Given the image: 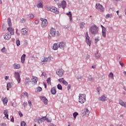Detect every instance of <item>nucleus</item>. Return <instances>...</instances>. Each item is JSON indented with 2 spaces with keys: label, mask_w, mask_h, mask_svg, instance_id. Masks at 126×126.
<instances>
[{
  "label": "nucleus",
  "mask_w": 126,
  "mask_h": 126,
  "mask_svg": "<svg viewBox=\"0 0 126 126\" xmlns=\"http://www.w3.org/2000/svg\"><path fill=\"white\" fill-rule=\"evenodd\" d=\"M46 9L49 11H51V12H53L54 13H56V14H59L60 13V11L58 10L57 7L53 6H46L45 7Z\"/></svg>",
  "instance_id": "f257e3e1"
},
{
  "label": "nucleus",
  "mask_w": 126,
  "mask_h": 126,
  "mask_svg": "<svg viewBox=\"0 0 126 126\" xmlns=\"http://www.w3.org/2000/svg\"><path fill=\"white\" fill-rule=\"evenodd\" d=\"M98 30L99 28L96 25L92 26L90 29V32L93 35H96V34H98Z\"/></svg>",
  "instance_id": "f03ea898"
},
{
  "label": "nucleus",
  "mask_w": 126,
  "mask_h": 126,
  "mask_svg": "<svg viewBox=\"0 0 126 126\" xmlns=\"http://www.w3.org/2000/svg\"><path fill=\"white\" fill-rule=\"evenodd\" d=\"M79 102L81 104H83L86 102V95L85 94H79Z\"/></svg>",
  "instance_id": "7ed1b4c3"
},
{
  "label": "nucleus",
  "mask_w": 126,
  "mask_h": 126,
  "mask_svg": "<svg viewBox=\"0 0 126 126\" xmlns=\"http://www.w3.org/2000/svg\"><path fill=\"white\" fill-rule=\"evenodd\" d=\"M50 34L52 37H55L56 35L57 37L60 36V32L58 31L56 32V30L54 28H51Z\"/></svg>",
  "instance_id": "20e7f679"
},
{
  "label": "nucleus",
  "mask_w": 126,
  "mask_h": 126,
  "mask_svg": "<svg viewBox=\"0 0 126 126\" xmlns=\"http://www.w3.org/2000/svg\"><path fill=\"white\" fill-rule=\"evenodd\" d=\"M82 114L83 115V118H87L89 116V114H90V111L88 110V108H85L82 111Z\"/></svg>",
  "instance_id": "39448f33"
},
{
  "label": "nucleus",
  "mask_w": 126,
  "mask_h": 126,
  "mask_svg": "<svg viewBox=\"0 0 126 126\" xmlns=\"http://www.w3.org/2000/svg\"><path fill=\"white\" fill-rule=\"evenodd\" d=\"M54 61V58L50 56L48 57H44L41 60L42 63H49V62H53Z\"/></svg>",
  "instance_id": "423d86ee"
},
{
  "label": "nucleus",
  "mask_w": 126,
  "mask_h": 126,
  "mask_svg": "<svg viewBox=\"0 0 126 126\" xmlns=\"http://www.w3.org/2000/svg\"><path fill=\"white\" fill-rule=\"evenodd\" d=\"M95 8L98 10H99L100 12H103L105 9L103 5H101L100 3H96L95 4Z\"/></svg>",
  "instance_id": "0eeeda50"
},
{
  "label": "nucleus",
  "mask_w": 126,
  "mask_h": 126,
  "mask_svg": "<svg viewBox=\"0 0 126 126\" xmlns=\"http://www.w3.org/2000/svg\"><path fill=\"white\" fill-rule=\"evenodd\" d=\"M58 7L61 8L62 7L63 9H64L65 7H66V1L65 0H63L61 3H58L57 4Z\"/></svg>",
  "instance_id": "6e6552de"
},
{
  "label": "nucleus",
  "mask_w": 126,
  "mask_h": 126,
  "mask_svg": "<svg viewBox=\"0 0 126 126\" xmlns=\"http://www.w3.org/2000/svg\"><path fill=\"white\" fill-rule=\"evenodd\" d=\"M41 21H42L41 23V27L43 28H45L46 26L48 25V20L46 19H44L43 18H40Z\"/></svg>",
  "instance_id": "1a4fd4ad"
},
{
  "label": "nucleus",
  "mask_w": 126,
  "mask_h": 126,
  "mask_svg": "<svg viewBox=\"0 0 126 126\" xmlns=\"http://www.w3.org/2000/svg\"><path fill=\"white\" fill-rule=\"evenodd\" d=\"M14 75L15 79H16L18 83H20L21 78H20V75L18 72H15L14 73Z\"/></svg>",
  "instance_id": "9d476101"
},
{
  "label": "nucleus",
  "mask_w": 126,
  "mask_h": 126,
  "mask_svg": "<svg viewBox=\"0 0 126 126\" xmlns=\"http://www.w3.org/2000/svg\"><path fill=\"white\" fill-rule=\"evenodd\" d=\"M85 37H86V42L87 45H88V46L90 47V46H91V40H90V37H89V35H88V32H87L86 33Z\"/></svg>",
  "instance_id": "9b49d317"
},
{
  "label": "nucleus",
  "mask_w": 126,
  "mask_h": 126,
  "mask_svg": "<svg viewBox=\"0 0 126 126\" xmlns=\"http://www.w3.org/2000/svg\"><path fill=\"white\" fill-rule=\"evenodd\" d=\"M56 73L60 77H62V76L63 75V73H64V70L63 69H58L56 71Z\"/></svg>",
  "instance_id": "f8f14e48"
},
{
  "label": "nucleus",
  "mask_w": 126,
  "mask_h": 126,
  "mask_svg": "<svg viewBox=\"0 0 126 126\" xmlns=\"http://www.w3.org/2000/svg\"><path fill=\"white\" fill-rule=\"evenodd\" d=\"M66 47L65 43L63 42H59L58 44V48L62 49V50H64V48Z\"/></svg>",
  "instance_id": "ddd939ff"
},
{
  "label": "nucleus",
  "mask_w": 126,
  "mask_h": 126,
  "mask_svg": "<svg viewBox=\"0 0 126 126\" xmlns=\"http://www.w3.org/2000/svg\"><path fill=\"white\" fill-rule=\"evenodd\" d=\"M59 81H60V82H62V83H63V85H64L65 86H67V85H68V83H67V82H66L63 78L59 79Z\"/></svg>",
  "instance_id": "4468645a"
},
{
  "label": "nucleus",
  "mask_w": 126,
  "mask_h": 126,
  "mask_svg": "<svg viewBox=\"0 0 126 126\" xmlns=\"http://www.w3.org/2000/svg\"><path fill=\"white\" fill-rule=\"evenodd\" d=\"M101 27L102 28V37L106 38V28H104L103 25H101Z\"/></svg>",
  "instance_id": "2eb2a0df"
},
{
  "label": "nucleus",
  "mask_w": 126,
  "mask_h": 126,
  "mask_svg": "<svg viewBox=\"0 0 126 126\" xmlns=\"http://www.w3.org/2000/svg\"><path fill=\"white\" fill-rule=\"evenodd\" d=\"M1 100L3 102L4 106H6L7 105V102H8V99H7V97H2Z\"/></svg>",
  "instance_id": "dca6fc26"
},
{
  "label": "nucleus",
  "mask_w": 126,
  "mask_h": 126,
  "mask_svg": "<svg viewBox=\"0 0 126 126\" xmlns=\"http://www.w3.org/2000/svg\"><path fill=\"white\" fill-rule=\"evenodd\" d=\"M11 34L9 33V32L6 33L4 36V38L5 40H9L10 38H11Z\"/></svg>",
  "instance_id": "f3484780"
},
{
  "label": "nucleus",
  "mask_w": 126,
  "mask_h": 126,
  "mask_svg": "<svg viewBox=\"0 0 126 126\" xmlns=\"http://www.w3.org/2000/svg\"><path fill=\"white\" fill-rule=\"evenodd\" d=\"M21 33L23 34V35H24L25 36L27 35V34L28 33V30L26 28H24L21 29Z\"/></svg>",
  "instance_id": "a211bd4d"
},
{
  "label": "nucleus",
  "mask_w": 126,
  "mask_h": 126,
  "mask_svg": "<svg viewBox=\"0 0 126 126\" xmlns=\"http://www.w3.org/2000/svg\"><path fill=\"white\" fill-rule=\"evenodd\" d=\"M98 101L105 102V101H107V97L105 96V95H102L100 97L98 98Z\"/></svg>",
  "instance_id": "6ab92c4d"
},
{
  "label": "nucleus",
  "mask_w": 126,
  "mask_h": 126,
  "mask_svg": "<svg viewBox=\"0 0 126 126\" xmlns=\"http://www.w3.org/2000/svg\"><path fill=\"white\" fill-rule=\"evenodd\" d=\"M40 99L42 101V102H43L44 104H45V105H47V104H48V99L46 97H40Z\"/></svg>",
  "instance_id": "aec40b11"
},
{
  "label": "nucleus",
  "mask_w": 126,
  "mask_h": 126,
  "mask_svg": "<svg viewBox=\"0 0 126 126\" xmlns=\"http://www.w3.org/2000/svg\"><path fill=\"white\" fill-rule=\"evenodd\" d=\"M7 30H8V31L10 32V34H11V35L14 34V30L13 29V28L9 27L7 29Z\"/></svg>",
  "instance_id": "412c9836"
},
{
  "label": "nucleus",
  "mask_w": 126,
  "mask_h": 126,
  "mask_svg": "<svg viewBox=\"0 0 126 126\" xmlns=\"http://www.w3.org/2000/svg\"><path fill=\"white\" fill-rule=\"evenodd\" d=\"M119 104L122 107H124V108H126V102L123 101L122 100H119Z\"/></svg>",
  "instance_id": "4be33fe9"
},
{
  "label": "nucleus",
  "mask_w": 126,
  "mask_h": 126,
  "mask_svg": "<svg viewBox=\"0 0 126 126\" xmlns=\"http://www.w3.org/2000/svg\"><path fill=\"white\" fill-rule=\"evenodd\" d=\"M34 122H35L36 123H37V124H42V123H43V121L40 117H38L36 118L34 120Z\"/></svg>",
  "instance_id": "5701e85b"
},
{
  "label": "nucleus",
  "mask_w": 126,
  "mask_h": 126,
  "mask_svg": "<svg viewBox=\"0 0 126 126\" xmlns=\"http://www.w3.org/2000/svg\"><path fill=\"white\" fill-rule=\"evenodd\" d=\"M51 93L52 95H56L57 93V90H56V88L53 87L51 90Z\"/></svg>",
  "instance_id": "b1692460"
},
{
  "label": "nucleus",
  "mask_w": 126,
  "mask_h": 126,
  "mask_svg": "<svg viewBox=\"0 0 126 126\" xmlns=\"http://www.w3.org/2000/svg\"><path fill=\"white\" fill-rule=\"evenodd\" d=\"M66 15L69 16L70 21L71 22L72 21V14H71V12L69 11L68 13H66Z\"/></svg>",
  "instance_id": "393cba45"
},
{
  "label": "nucleus",
  "mask_w": 126,
  "mask_h": 126,
  "mask_svg": "<svg viewBox=\"0 0 126 126\" xmlns=\"http://www.w3.org/2000/svg\"><path fill=\"white\" fill-rule=\"evenodd\" d=\"M30 82H31V80H30V78H29V77H27L25 81V84L26 85H27V84H28L29 85V83H30Z\"/></svg>",
  "instance_id": "a878e982"
},
{
  "label": "nucleus",
  "mask_w": 126,
  "mask_h": 126,
  "mask_svg": "<svg viewBox=\"0 0 126 126\" xmlns=\"http://www.w3.org/2000/svg\"><path fill=\"white\" fill-rule=\"evenodd\" d=\"M13 68H14L15 69H19V68H20V65L19 64L14 63L13 65Z\"/></svg>",
  "instance_id": "bb28decb"
},
{
  "label": "nucleus",
  "mask_w": 126,
  "mask_h": 126,
  "mask_svg": "<svg viewBox=\"0 0 126 126\" xmlns=\"http://www.w3.org/2000/svg\"><path fill=\"white\" fill-rule=\"evenodd\" d=\"M28 18H29V19H33L34 18V14H28Z\"/></svg>",
  "instance_id": "cd10ccee"
},
{
  "label": "nucleus",
  "mask_w": 126,
  "mask_h": 126,
  "mask_svg": "<svg viewBox=\"0 0 126 126\" xmlns=\"http://www.w3.org/2000/svg\"><path fill=\"white\" fill-rule=\"evenodd\" d=\"M58 48H59V45H58V43H55L53 45V50H58Z\"/></svg>",
  "instance_id": "c85d7f7f"
},
{
  "label": "nucleus",
  "mask_w": 126,
  "mask_h": 126,
  "mask_svg": "<svg viewBox=\"0 0 126 126\" xmlns=\"http://www.w3.org/2000/svg\"><path fill=\"white\" fill-rule=\"evenodd\" d=\"M85 27V23L84 22H82L80 24V28L81 29H83Z\"/></svg>",
  "instance_id": "c756f323"
},
{
  "label": "nucleus",
  "mask_w": 126,
  "mask_h": 126,
  "mask_svg": "<svg viewBox=\"0 0 126 126\" xmlns=\"http://www.w3.org/2000/svg\"><path fill=\"white\" fill-rule=\"evenodd\" d=\"M105 18L106 19H108V18H113V15L110 14H107L105 16Z\"/></svg>",
  "instance_id": "7c9ffc66"
},
{
  "label": "nucleus",
  "mask_w": 126,
  "mask_h": 126,
  "mask_svg": "<svg viewBox=\"0 0 126 126\" xmlns=\"http://www.w3.org/2000/svg\"><path fill=\"white\" fill-rule=\"evenodd\" d=\"M89 80L90 81H91V82L94 81V78L93 77V76L92 75H90L88 77Z\"/></svg>",
  "instance_id": "2f4dec72"
},
{
  "label": "nucleus",
  "mask_w": 126,
  "mask_h": 126,
  "mask_svg": "<svg viewBox=\"0 0 126 126\" xmlns=\"http://www.w3.org/2000/svg\"><path fill=\"white\" fill-rule=\"evenodd\" d=\"M7 24H8V25L9 26H11V25H12V24H11V20L10 19V18H8Z\"/></svg>",
  "instance_id": "473e14b6"
},
{
  "label": "nucleus",
  "mask_w": 126,
  "mask_h": 126,
  "mask_svg": "<svg viewBox=\"0 0 126 126\" xmlns=\"http://www.w3.org/2000/svg\"><path fill=\"white\" fill-rule=\"evenodd\" d=\"M32 82H34V83H37V82L38 81V79L37 77H34L32 79Z\"/></svg>",
  "instance_id": "72a5a7b5"
},
{
  "label": "nucleus",
  "mask_w": 126,
  "mask_h": 126,
  "mask_svg": "<svg viewBox=\"0 0 126 126\" xmlns=\"http://www.w3.org/2000/svg\"><path fill=\"white\" fill-rule=\"evenodd\" d=\"M108 76L111 78V79H114V74L112 72H110L108 75Z\"/></svg>",
  "instance_id": "f704fd0d"
},
{
  "label": "nucleus",
  "mask_w": 126,
  "mask_h": 126,
  "mask_svg": "<svg viewBox=\"0 0 126 126\" xmlns=\"http://www.w3.org/2000/svg\"><path fill=\"white\" fill-rule=\"evenodd\" d=\"M43 6H44V5L41 2L37 4V7H39V8H43Z\"/></svg>",
  "instance_id": "c9c22d12"
},
{
  "label": "nucleus",
  "mask_w": 126,
  "mask_h": 126,
  "mask_svg": "<svg viewBox=\"0 0 126 126\" xmlns=\"http://www.w3.org/2000/svg\"><path fill=\"white\" fill-rule=\"evenodd\" d=\"M57 88L58 89H59V90H63V87L62 86V85H61L60 84L57 85Z\"/></svg>",
  "instance_id": "e433bc0d"
},
{
  "label": "nucleus",
  "mask_w": 126,
  "mask_h": 126,
  "mask_svg": "<svg viewBox=\"0 0 126 126\" xmlns=\"http://www.w3.org/2000/svg\"><path fill=\"white\" fill-rule=\"evenodd\" d=\"M95 58L96 59H99V58H100V54H99V52H96L95 54Z\"/></svg>",
  "instance_id": "4c0bfd02"
},
{
  "label": "nucleus",
  "mask_w": 126,
  "mask_h": 126,
  "mask_svg": "<svg viewBox=\"0 0 126 126\" xmlns=\"http://www.w3.org/2000/svg\"><path fill=\"white\" fill-rule=\"evenodd\" d=\"M100 37L98 36L97 38L94 39V43H97L100 41Z\"/></svg>",
  "instance_id": "58836bf2"
},
{
  "label": "nucleus",
  "mask_w": 126,
  "mask_h": 126,
  "mask_svg": "<svg viewBox=\"0 0 126 126\" xmlns=\"http://www.w3.org/2000/svg\"><path fill=\"white\" fill-rule=\"evenodd\" d=\"M16 44H17V46L18 47L20 46V41L19 40V39H18V38L16 39Z\"/></svg>",
  "instance_id": "ea45409f"
},
{
  "label": "nucleus",
  "mask_w": 126,
  "mask_h": 126,
  "mask_svg": "<svg viewBox=\"0 0 126 126\" xmlns=\"http://www.w3.org/2000/svg\"><path fill=\"white\" fill-rule=\"evenodd\" d=\"M11 84H12V83H8L7 84V88L10 89L11 88Z\"/></svg>",
  "instance_id": "a19ab883"
},
{
  "label": "nucleus",
  "mask_w": 126,
  "mask_h": 126,
  "mask_svg": "<svg viewBox=\"0 0 126 126\" xmlns=\"http://www.w3.org/2000/svg\"><path fill=\"white\" fill-rule=\"evenodd\" d=\"M36 90H37V92H38V93L41 92L42 91V88L38 87L36 89Z\"/></svg>",
  "instance_id": "79ce46f5"
},
{
  "label": "nucleus",
  "mask_w": 126,
  "mask_h": 126,
  "mask_svg": "<svg viewBox=\"0 0 126 126\" xmlns=\"http://www.w3.org/2000/svg\"><path fill=\"white\" fill-rule=\"evenodd\" d=\"M78 115V113L77 112H74L73 114V116L75 119H76V117H77V115Z\"/></svg>",
  "instance_id": "37998d69"
},
{
  "label": "nucleus",
  "mask_w": 126,
  "mask_h": 126,
  "mask_svg": "<svg viewBox=\"0 0 126 126\" xmlns=\"http://www.w3.org/2000/svg\"><path fill=\"white\" fill-rule=\"evenodd\" d=\"M21 126H26V123H25L24 121L21 122Z\"/></svg>",
  "instance_id": "c03bdc74"
},
{
  "label": "nucleus",
  "mask_w": 126,
  "mask_h": 126,
  "mask_svg": "<svg viewBox=\"0 0 126 126\" xmlns=\"http://www.w3.org/2000/svg\"><path fill=\"white\" fill-rule=\"evenodd\" d=\"M41 121H43V122H44V121H46L47 120V116L42 117L41 118Z\"/></svg>",
  "instance_id": "a18cd8bd"
},
{
  "label": "nucleus",
  "mask_w": 126,
  "mask_h": 126,
  "mask_svg": "<svg viewBox=\"0 0 126 126\" xmlns=\"http://www.w3.org/2000/svg\"><path fill=\"white\" fill-rule=\"evenodd\" d=\"M25 22H26V19H25V18H22L21 20V23H25Z\"/></svg>",
  "instance_id": "49530a36"
},
{
  "label": "nucleus",
  "mask_w": 126,
  "mask_h": 126,
  "mask_svg": "<svg viewBox=\"0 0 126 126\" xmlns=\"http://www.w3.org/2000/svg\"><path fill=\"white\" fill-rule=\"evenodd\" d=\"M46 81L48 84H51V78H48Z\"/></svg>",
  "instance_id": "de8ad7c7"
},
{
  "label": "nucleus",
  "mask_w": 126,
  "mask_h": 126,
  "mask_svg": "<svg viewBox=\"0 0 126 126\" xmlns=\"http://www.w3.org/2000/svg\"><path fill=\"white\" fill-rule=\"evenodd\" d=\"M23 94L25 95L26 96V97H27V98H28V97H29V95L28 94V93H27V92H24L23 93Z\"/></svg>",
  "instance_id": "09e8293b"
},
{
  "label": "nucleus",
  "mask_w": 126,
  "mask_h": 126,
  "mask_svg": "<svg viewBox=\"0 0 126 126\" xmlns=\"http://www.w3.org/2000/svg\"><path fill=\"white\" fill-rule=\"evenodd\" d=\"M77 79H82V75H79L77 77Z\"/></svg>",
  "instance_id": "8fccbe9b"
},
{
  "label": "nucleus",
  "mask_w": 126,
  "mask_h": 126,
  "mask_svg": "<svg viewBox=\"0 0 126 126\" xmlns=\"http://www.w3.org/2000/svg\"><path fill=\"white\" fill-rule=\"evenodd\" d=\"M27 105H28V103H27V102H25L23 104V106H24V107H26V106H27Z\"/></svg>",
  "instance_id": "3c124183"
},
{
  "label": "nucleus",
  "mask_w": 126,
  "mask_h": 126,
  "mask_svg": "<svg viewBox=\"0 0 126 126\" xmlns=\"http://www.w3.org/2000/svg\"><path fill=\"white\" fill-rule=\"evenodd\" d=\"M11 118L10 121L12 123H14V117H13V116H11Z\"/></svg>",
  "instance_id": "603ef678"
},
{
  "label": "nucleus",
  "mask_w": 126,
  "mask_h": 126,
  "mask_svg": "<svg viewBox=\"0 0 126 126\" xmlns=\"http://www.w3.org/2000/svg\"><path fill=\"white\" fill-rule=\"evenodd\" d=\"M19 115L21 118H22V117H23V114H22L21 111H19Z\"/></svg>",
  "instance_id": "864d4df0"
},
{
  "label": "nucleus",
  "mask_w": 126,
  "mask_h": 126,
  "mask_svg": "<svg viewBox=\"0 0 126 126\" xmlns=\"http://www.w3.org/2000/svg\"><path fill=\"white\" fill-rule=\"evenodd\" d=\"M4 115L5 116H6V115H8L7 110H5L4 111Z\"/></svg>",
  "instance_id": "5fc2aeb1"
},
{
  "label": "nucleus",
  "mask_w": 126,
  "mask_h": 126,
  "mask_svg": "<svg viewBox=\"0 0 126 126\" xmlns=\"http://www.w3.org/2000/svg\"><path fill=\"white\" fill-rule=\"evenodd\" d=\"M46 121L48 123H51L52 122V120L50 118H46Z\"/></svg>",
  "instance_id": "6e6d98bb"
},
{
  "label": "nucleus",
  "mask_w": 126,
  "mask_h": 126,
  "mask_svg": "<svg viewBox=\"0 0 126 126\" xmlns=\"http://www.w3.org/2000/svg\"><path fill=\"white\" fill-rule=\"evenodd\" d=\"M26 57V55L23 54L21 58V59H25V57Z\"/></svg>",
  "instance_id": "4d7b16f0"
},
{
  "label": "nucleus",
  "mask_w": 126,
  "mask_h": 126,
  "mask_svg": "<svg viewBox=\"0 0 126 126\" xmlns=\"http://www.w3.org/2000/svg\"><path fill=\"white\" fill-rule=\"evenodd\" d=\"M1 51L2 53H4L5 52V47H3Z\"/></svg>",
  "instance_id": "13d9d810"
},
{
  "label": "nucleus",
  "mask_w": 126,
  "mask_h": 126,
  "mask_svg": "<svg viewBox=\"0 0 126 126\" xmlns=\"http://www.w3.org/2000/svg\"><path fill=\"white\" fill-rule=\"evenodd\" d=\"M28 103H29V106H30V107H31V106H32V102H31V101L29 100L28 101Z\"/></svg>",
  "instance_id": "bf43d9fd"
},
{
  "label": "nucleus",
  "mask_w": 126,
  "mask_h": 126,
  "mask_svg": "<svg viewBox=\"0 0 126 126\" xmlns=\"http://www.w3.org/2000/svg\"><path fill=\"white\" fill-rule=\"evenodd\" d=\"M70 88H71V85L69 84L67 87V90H70Z\"/></svg>",
  "instance_id": "052dcab7"
},
{
  "label": "nucleus",
  "mask_w": 126,
  "mask_h": 126,
  "mask_svg": "<svg viewBox=\"0 0 126 126\" xmlns=\"http://www.w3.org/2000/svg\"><path fill=\"white\" fill-rule=\"evenodd\" d=\"M34 23H35V24H36V25L39 24V20H36L34 21Z\"/></svg>",
  "instance_id": "680f3d73"
},
{
  "label": "nucleus",
  "mask_w": 126,
  "mask_h": 126,
  "mask_svg": "<svg viewBox=\"0 0 126 126\" xmlns=\"http://www.w3.org/2000/svg\"><path fill=\"white\" fill-rule=\"evenodd\" d=\"M42 76H44V77H46V73L43 72L41 74Z\"/></svg>",
  "instance_id": "e2e57ef3"
},
{
  "label": "nucleus",
  "mask_w": 126,
  "mask_h": 126,
  "mask_svg": "<svg viewBox=\"0 0 126 126\" xmlns=\"http://www.w3.org/2000/svg\"><path fill=\"white\" fill-rule=\"evenodd\" d=\"M86 59L87 60H89V59H90V55H87V56H86Z\"/></svg>",
  "instance_id": "0e129e2a"
},
{
  "label": "nucleus",
  "mask_w": 126,
  "mask_h": 126,
  "mask_svg": "<svg viewBox=\"0 0 126 126\" xmlns=\"http://www.w3.org/2000/svg\"><path fill=\"white\" fill-rule=\"evenodd\" d=\"M4 78H5V79L6 81H7V80H8V78H9V76H5Z\"/></svg>",
  "instance_id": "69168bd1"
},
{
  "label": "nucleus",
  "mask_w": 126,
  "mask_h": 126,
  "mask_svg": "<svg viewBox=\"0 0 126 126\" xmlns=\"http://www.w3.org/2000/svg\"><path fill=\"white\" fill-rule=\"evenodd\" d=\"M0 126H6V124L5 123H2L0 124Z\"/></svg>",
  "instance_id": "338daca9"
},
{
  "label": "nucleus",
  "mask_w": 126,
  "mask_h": 126,
  "mask_svg": "<svg viewBox=\"0 0 126 126\" xmlns=\"http://www.w3.org/2000/svg\"><path fill=\"white\" fill-rule=\"evenodd\" d=\"M96 91L98 93H100V88L99 87L97 88Z\"/></svg>",
  "instance_id": "774afa93"
}]
</instances>
